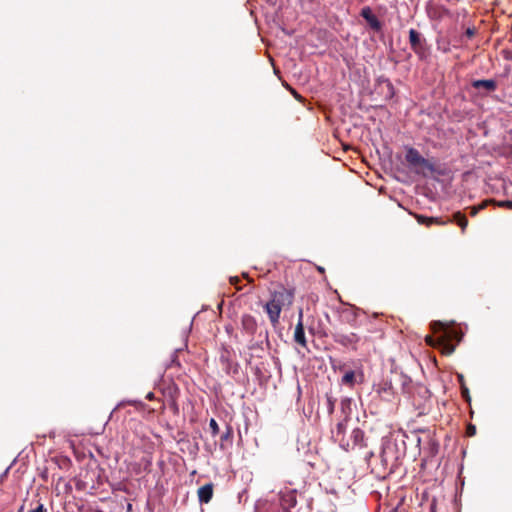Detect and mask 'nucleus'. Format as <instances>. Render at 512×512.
I'll list each match as a JSON object with an SVG mask.
<instances>
[{
  "label": "nucleus",
  "instance_id": "obj_1",
  "mask_svg": "<svg viewBox=\"0 0 512 512\" xmlns=\"http://www.w3.org/2000/svg\"><path fill=\"white\" fill-rule=\"evenodd\" d=\"M406 454V445L403 439L390 438L382 445L381 461L383 465L396 466L398 461Z\"/></svg>",
  "mask_w": 512,
  "mask_h": 512
},
{
  "label": "nucleus",
  "instance_id": "obj_2",
  "mask_svg": "<svg viewBox=\"0 0 512 512\" xmlns=\"http://www.w3.org/2000/svg\"><path fill=\"white\" fill-rule=\"evenodd\" d=\"M409 44L411 50L415 53V55L420 61H426L430 57L431 47L428 44L427 39L421 32L413 28L410 29Z\"/></svg>",
  "mask_w": 512,
  "mask_h": 512
},
{
  "label": "nucleus",
  "instance_id": "obj_3",
  "mask_svg": "<svg viewBox=\"0 0 512 512\" xmlns=\"http://www.w3.org/2000/svg\"><path fill=\"white\" fill-rule=\"evenodd\" d=\"M405 159L408 162V164L412 167H421L428 170L431 173L435 171L434 164H432L429 160L421 156L419 151L413 147L407 149Z\"/></svg>",
  "mask_w": 512,
  "mask_h": 512
},
{
  "label": "nucleus",
  "instance_id": "obj_4",
  "mask_svg": "<svg viewBox=\"0 0 512 512\" xmlns=\"http://www.w3.org/2000/svg\"><path fill=\"white\" fill-rule=\"evenodd\" d=\"M364 442V432L360 428H354L351 432L350 438L346 439L345 437H341L340 439V447L345 450L349 451L356 446H363Z\"/></svg>",
  "mask_w": 512,
  "mask_h": 512
},
{
  "label": "nucleus",
  "instance_id": "obj_5",
  "mask_svg": "<svg viewBox=\"0 0 512 512\" xmlns=\"http://www.w3.org/2000/svg\"><path fill=\"white\" fill-rule=\"evenodd\" d=\"M271 299L280 308H282L284 306H290L293 303L294 293L292 290L281 287L280 289L272 292Z\"/></svg>",
  "mask_w": 512,
  "mask_h": 512
},
{
  "label": "nucleus",
  "instance_id": "obj_6",
  "mask_svg": "<svg viewBox=\"0 0 512 512\" xmlns=\"http://www.w3.org/2000/svg\"><path fill=\"white\" fill-rule=\"evenodd\" d=\"M332 337L336 343H338L346 348H351L353 350H356V345L360 339L356 333H349V334L335 333V334H333Z\"/></svg>",
  "mask_w": 512,
  "mask_h": 512
},
{
  "label": "nucleus",
  "instance_id": "obj_7",
  "mask_svg": "<svg viewBox=\"0 0 512 512\" xmlns=\"http://www.w3.org/2000/svg\"><path fill=\"white\" fill-rule=\"evenodd\" d=\"M360 16L367 22L370 29L374 32H380L382 30L381 21L373 14L372 9L369 6H365L361 9Z\"/></svg>",
  "mask_w": 512,
  "mask_h": 512
},
{
  "label": "nucleus",
  "instance_id": "obj_8",
  "mask_svg": "<svg viewBox=\"0 0 512 512\" xmlns=\"http://www.w3.org/2000/svg\"><path fill=\"white\" fill-rule=\"evenodd\" d=\"M294 341L304 348L307 347V341H306L305 332H304L303 309L302 308H299V311H298V322L296 324L295 331H294Z\"/></svg>",
  "mask_w": 512,
  "mask_h": 512
},
{
  "label": "nucleus",
  "instance_id": "obj_9",
  "mask_svg": "<svg viewBox=\"0 0 512 512\" xmlns=\"http://www.w3.org/2000/svg\"><path fill=\"white\" fill-rule=\"evenodd\" d=\"M264 309L268 314L269 320L273 326L279 323L280 313L282 308H280L272 299H270L265 305Z\"/></svg>",
  "mask_w": 512,
  "mask_h": 512
},
{
  "label": "nucleus",
  "instance_id": "obj_10",
  "mask_svg": "<svg viewBox=\"0 0 512 512\" xmlns=\"http://www.w3.org/2000/svg\"><path fill=\"white\" fill-rule=\"evenodd\" d=\"M472 87L478 91L481 89L487 93L493 92L497 88V82L493 79H478L473 80L471 83Z\"/></svg>",
  "mask_w": 512,
  "mask_h": 512
},
{
  "label": "nucleus",
  "instance_id": "obj_11",
  "mask_svg": "<svg viewBox=\"0 0 512 512\" xmlns=\"http://www.w3.org/2000/svg\"><path fill=\"white\" fill-rule=\"evenodd\" d=\"M213 490L214 485L211 482L201 486L197 491L199 502L205 504L209 503L213 497Z\"/></svg>",
  "mask_w": 512,
  "mask_h": 512
},
{
  "label": "nucleus",
  "instance_id": "obj_12",
  "mask_svg": "<svg viewBox=\"0 0 512 512\" xmlns=\"http://www.w3.org/2000/svg\"><path fill=\"white\" fill-rule=\"evenodd\" d=\"M241 325H242L243 331L249 335L255 334V332L257 330L256 319L252 315H249V314H245L242 316Z\"/></svg>",
  "mask_w": 512,
  "mask_h": 512
},
{
  "label": "nucleus",
  "instance_id": "obj_13",
  "mask_svg": "<svg viewBox=\"0 0 512 512\" xmlns=\"http://www.w3.org/2000/svg\"><path fill=\"white\" fill-rule=\"evenodd\" d=\"M431 326L434 332H443V335L441 336V341L443 342L456 335L455 332L446 329L444 323L441 321H435L431 324Z\"/></svg>",
  "mask_w": 512,
  "mask_h": 512
},
{
  "label": "nucleus",
  "instance_id": "obj_14",
  "mask_svg": "<svg viewBox=\"0 0 512 512\" xmlns=\"http://www.w3.org/2000/svg\"><path fill=\"white\" fill-rule=\"evenodd\" d=\"M348 420H349V417H348V415H346L344 417V419L336 425V430L332 431L335 441H338L340 443L341 437H345Z\"/></svg>",
  "mask_w": 512,
  "mask_h": 512
},
{
  "label": "nucleus",
  "instance_id": "obj_15",
  "mask_svg": "<svg viewBox=\"0 0 512 512\" xmlns=\"http://www.w3.org/2000/svg\"><path fill=\"white\" fill-rule=\"evenodd\" d=\"M338 497L334 492L326 493L320 500L322 502H329V504L326 507H323L325 512H334L336 509V504L334 503V500H337Z\"/></svg>",
  "mask_w": 512,
  "mask_h": 512
},
{
  "label": "nucleus",
  "instance_id": "obj_16",
  "mask_svg": "<svg viewBox=\"0 0 512 512\" xmlns=\"http://www.w3.org/2000/svg\"><path fill=\"white\" fill-rule=\"evenodd\" d=\"M451 221L457 223V225L461 228L462 232L465 231L468 225L467 218L461 212L454 213L453 219Z\"/></svg>",
  "mask_w": 512,
  "mask_h": 512
},
{
  "label": "nucleus",
  "instance_id": "obj_17",
  "mask_svg": "<svg viewBox=\"0 0 512 512\" xmlns=\"http://www.w3.org/2000/svg\"><path fill=\"white\" fill-rule=\"evenodd\" d=\"M342 316L348 323H352L357 318V309L354 307L346 308L342 311Z\"/></svg>",
  "mask_w": 512,
  "mask_h": 512
},
{
  "label": "nucleus",
  "instance_id": "obj_18",
  "mask_svg": "<svg viewBox=\"0 0 512 512\" xmlns=\"http://www.w3.org/2000/svg\"><path fill=\"white\" fill-rule=\"evenodd\" d=\"M355 380H356V374L354 371L352 370H349L347 371L342 379H341V383L344 384V385H349V386H353L354 383H355Z\"/></svg>",
  "mask_w": 512,
  "mask_h": 512
},
{
  "label": "nucleus",
  "instance_id": "obj_19",
  "mask_svg": "<svg viewBox=\"0 0 512 512\" xmlns=\"http://www.w3.org/2000/svg\"><path fill=\"white\" fill-rule=\"evenodd\" d=\"M336 399L329 393L326 394V407L329 415L334 413Z\"/></svg>",
  "mask_w": 512,
  "mask_h": 512
},
{
  "label": "nucleus",
  "instance_id": "obj_20",
  "mask_svg": "<svg viewBox=\"0 0 512 512\" xmlns=\"http://www.w3.org/2000/svg\"><path fill=\"white\" fill-rule=\"evenodd\" d=\"M489 203H491V201L487 200V201H484L482 202L481 204L477 205V206H473L470 208V215L471 216H476L479 211H481L482 209H484Z\"/></svg>",
  "mask_w": 512,
  "mask_h": 512
},
{
  "label": "nucleus",
  "instance_id": "obj_21",
  "mask_svg": "<svg viewBox=\"0 0 512 512\" xmlns=\"http://www.w3.org/2000/svg\"><path fill=\"white\" fill-rule=\"evenodd\" d=\"M341 410L342 412L346 415H348V410H350V407H351V404H352V400L348 397H345L341 400Z\"/></svg>",
  "mask_w": 512,
  "mask_h": 512
},
{
  "label": "nucleus",
  "instance_id": "obj_22",
  "mask_svg": "<svg viewBox=\"0 0 512 512\" xmlns=\"http://www.w3.org/2000/svg\"><path fill=\"white\" fill-rule=\"evenodd\" d=\"M419 221H421L422 223H426V225H431L433 223L442 225V224L446 223V222L442 221L440 218H434V217H430V218L421 217V218H419Z\"/></svg>",
  "mask_w": 512,
  "mask_h": 512
},
{
  "label": "nucleus",
  "instance_id": "obj_23",
  "mask_svg": "<svg viewBox=\"0 0 512 512\" xmlns=\"http://www.w3.org/2000/svg\"><path fill=\"white\" fill-rule=\"evenodd\" d=\"M383 83L385 84V87L387 89L386 97L392 98L395 94L393 84L391 83V81L389 79H384Z\"/></svg>",
  "mask_w": 512,
  "mask_h": 512
},
{
  "label": "nucleus",
  "instance_id": "obj_24",
  "mask_svg": "<svg viewBox=\"0 0 512 512\" xmlns=\"http://www.w3.org/2000/svg\"><path fill=\"white\" fill-rule=\"evenodd\" d=\"M209 428L211 430L212 436H216L219 433V426L218 423L214 418H211L209 421Z\"/></svg>",
  "mask_w": 512,
  "mask_h": 512
},
{
  "label": "nucleus",
  "instance_id": "obj_25",
  "mask_svg": "<svg viewBox=\"0 0 512 512\" xmlns=\"http://www.w3.org/2000/svg\"><path fill=\"white\" fill-rule=\"evenodd\" d=\"M458 380H459V382L461 384L463 396L468 398L469 397V395H468V388L464 385V376L462 374H458Z\"/></svg>",
  "mask_w": 512,
  "mask_h": 512
},
{
  "label": "nucleus",
  "instance_id": "obj_26",
  "mask_svg": "<svg viewBox=\"0 0 512 512\" xmlns=\"http://www.w3.org/2000/svg\"><path fill=\"white\" fill-rule=\"evenodd\" d=\"M492 202V200H490ZM493 203H495L497 206L499 207H504V208H510L512 209V201H509V200H506V201H498V202H495L493 201Z\"/></svg>",
  "mask_w": 512,
  "mask_h": 512
},
{
  "label": "nucleus",
  "instance_id": "obj_27",
  "mask_svg": "<svg viewBox=\"0 0 512 512\" xmlns=\"http://www.w3.org/2000/svg\"><path fill=\"white\" fill-rule=\"evenodd\" d=\"M127 404L135 406V407H137V406H141V407L144 406L143 402L140 401V400H128Z\"/></svg>",
  "mask_w": 512,
  "mask_h": 512
},
{
  "label": "nucleus",
  "instance_id": "obj_28",
  "mask_svg": "<svg viewBox=\"0 0 512 512\" xmlns=\"http://www.w3.org/2000/svg\"><path fill=\"white\" fill-rule=\"evenodd\" d=\"M45 511H46V509H45L44 505L40 503L37 505V507L35 509H32L29 512H45Z\"/></svg>",
  "mask_w": 512,
  "mask_h": 512
},
{
  "label": "nucleus",
  "instance_id": "obj_29",
  "mask_svg": "<svg viewBox=\"0 0 512 512\" xmlns=\"http://www.w3.org/2000/svg\"><path fill=\"white\" fill-rule=\"evenodd\" d=\"M465 35L468 38H472L475 35V29L474 28H467L465 31Z\"/></svg>",
  "mask_w": 512,
  "mask_h": 512
},
{
  "label": "nucleus",
  "instance_id": "obj_30",
  "mask_svg": "<svg viewBox=\"0 0 512 512\" xmlns=\"http://www.w3.org/2000/svg\"><path fill=\"white\" fill-rule=\"evenodd\" d=\"M467 433L469 436H473L476 433V428L473 425H470L467 429Z\"/></svg>",
  "mask_w": 512,
  "mask_h": 512
},
{
  "label": "nucleus",
  "instance_id": "obj_31",
  "mask_svg": "<svg viewBox=\"0 0 512 512\" xmlns=\"http://www.w3.org/2000/svg\"><path fill=\"white\" fill-rule=\"evenodd\" d=\"M391 389H392V387H391V385H390V384H388V383H384V385H383L382 389H381L379 392H382V391H383V392H385V393H386V392L390 391Z\"/></svg>",
  "mask_w": 512,
  "mask_h": 512
},
{
  "label": "nucleus",
  "instance_id": "obj_32",
  "mask_svg": "<svg viewBox=\"0 0 512 512\" xmlns=\"http://www.w3.org/2000/svg\"><path fill=\"white\" fill-rule=\"evenodd\" d=\"M145 398H146L147 400H149V401H152V400H154L155 395H154V393H153V392H149V393H147V394H146Z\"/></svg>",
  "mask_w": 512,
  "mask_h": 512
},
{
  "label": "nucleus",
  "instance_id": "obj_33",
  "mask_svg": "<svg viewBox=\"0 0 512 512\" xmlns=\"http://www.w3.org/2000/svg\"><path fill=\"white\" fill-rule=\"evenodd\" d=\"M230 433H231V431H230V429H228V431L224 435L221 436V439L222 440L228 439V437L230 436Z\"/></svg>",
  "mask_w": 512,
  "mask_h": 512
},
{
  "label": "nucleus",
  "instance_id": "obj_34",
  "mask_svg": "<svg viewBox=\"0 0 512 512\" xmlns=\"http://www.w3.org/2000/svg\"><path fill=\"white\" fill-rule=\"evenodd\" d=\"M426 341H427L428 344L434 345V340H433L432 337H426Z\"/></svg>",
  "mask_w": 512,
  "mask_h": 512
},
{
  "label": "nucleus",
  "instance_id": "obj_35",
  "mask_svg": "<svg viewBox=\"0 0 512 512\" xmlns=\"http://www.w3.org/2000/svg\"><path fill=\"white\" fill-rule=\"evenodd\" d=\"M231 283H236L239 281L238 277H231L230 279Z\"/></svg>",
  "mask_w": 512,
  "mask_h": 512
},
{
  "label": "nucleus",
  "instance_id": "obj_36",
  "mask_svg": "<svg viewBox=\"0 0 512 512\" xmlns=\"http://www.w3.org/2000/svg\"><path fill=\"white\" fill-rule=\"evenodd\" d=\"M453 351H454V348H453V347H451V348L449 349V353H452Z\"/></svg>",
  "mask_w": 512,
  "mask_h": 512
}]
</instances>
